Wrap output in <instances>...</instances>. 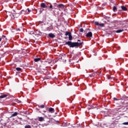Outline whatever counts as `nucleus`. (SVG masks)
<instances>
[{
    "label": "nucleus",
    "mask_w": 128,
    "mask_h": 128,
    "mask_svg": "<svg viewBox=\"0 0 128 128\" xmlns=\"http://www.w3.org/2000/svg\"><path fill=\"white\" fill-rule=\"evenodd\" d=\"M12 18V20H16V18H18V16H20V14L18 13H16V14H10Z\"/></svg>",
    "instance_id": "obj_3"
},
{
    "label": "nucleus",
    "mask_w": 128,
    "mask_h": 128,
    "mask_svg": "<svg viewBox=\"0 0 128 128\" xmlns=\"http://www.w3.org/2000/svg\"><path fill=\"white\" fill-rule=\"evenodd\" d=\"M2 40H6V36H3L2 38Z\"/></svg>",
    "instance_id": "obj_18"
},
{
    "label": "nucleus",
    "mask_w": 128,
    "mask_h": 128,
    "mask_svg": "<svg viewBox=\"0 0 128 128\" xmlns=\"http://www.w3.org/2000/svg\"><path fill=\"white\" fill-rule=\"evenodd\" d=\"M2 38H0V42H2Z\"/></svg>",
    "instance_id": "obj_32"
},
{
    "label": "nucleus",
    "mask_w": 128,
    "mask_h": 128,
    "mask_svg": "<svg viewBox=\"0 0 128 128\" xmlns=\"http://www.w3.org/2000/svg\"><path fill=\"white\" fill-rule=\"evenodd\" d=\"M16 102L18 104H20L21 102L18 100V99L16 100Z\"/></svg>",
    "instance_id": "obj_27"
},
{
    "label": "nucleus",
    "mask_w": 128,
    "mask_h": 128,
    "mask_svg": "<svg viewBox=\"0 0 128 128\" xmlns=\"http://www.w3.org/2000/svg\"><path fill=\"white\" fill-rule=\"evenodd\" d=\"M58 8H62V10L64 8V4H60L58 5Z\"/></svg>",
    "instance_id": "obj_14"
},
{
    "label": "nucleus",
    "mask_w": 128,
    "mask_h": 128,
    "mask_svg": "<svg viewBox=\"0 0 128 128\" xmlns=\"http://www.w3.org/2000/svg\"><path fill=\"white\" fill-rule=\"evenodd\" d=\"M107 78L108 80H112V77H111L110 75H107Z\"/></svg>",
    "instance_id": "obj_23"
},
{
    "label": "nucleus",
    "mask_w": 128,
    "mask_h": 128,
    "mask_svg": "<svg viewBox=\"0 0 128 128\" xmlns=\"http://www.w3.org/2000/svg\"><path fill=\"white\" fill-rule=\"evenodd\" d=\"M21 14H26V12L24 11V10H22V11H21Z\"/></svg>",
    "instance_id": "obj_24"
},
{
    "label": "nucleus",
    "mask_w": 128,
    "mask_h": 128,
    "mask_svg": "<svg viewBox=\"0 0 128 128\" xmlns=\"http://www.w3.org/2000/svg\"><path fill=\"white\" fill-rule=\"evenodd\" d=\"M80 30V32H84V28H81Z\"/></svg>",
    "instance_id": "obj_28"
},
{
    "label": "nucleus",
    "mask_w": 128,
    "mask_h": 128,
    "mask_svg": "<svg viewBox=\"0 0 128 128\" xmlns=\"http://www.w3.org/2000/svg\"><path fill=\"white\" fill-rule=\"evenodd\" d=\"M18 30H20V29H18Z\"/></svg>",
    "instance_id": "obj_35"
},
{
    "label": "nucleus",
    "mask_w": 128,
    "mask_h": 128,
    "mask_svg": "<svg viewBox=\"0 0 128 128\" xmlns=\"http://www.w3.org/2000/svg\"><path fill=\"white\" fill-rule=\"evenodd\" d=\"M21 2H24V0H19Z\"/></svg>",
    "instance_id": "obj_31"
},
{
    "label": "nucleus",
    "mask_w": 128,
    "mask_h": 128,
    "mask_svg": "<svg viewBox=\"0 0 128 128\" xmlns=\"http://www.w3.org/2000/svg\"><path fill=\"white\" fill-rule=\"evenodd\" d=\"M48 6V8H49V10H52V8H52V4H50V6Z\"/></svg>",
    "instance_id": "obj_15"
},
{
    "label": "nucleus",
    "mask_w": 128,
    "mask_h": 128,
    "mask_svg": "<svg viewBox=\"0 0 128 128\" xmlns=\"http://www.w3.org/2000/svg\"><path fill=\"white\" fill-rule=\"evenodd\" d=\"M44 118L42 117L39 118V122H44Z\"/></svg>",
    "instance_id": "obj_16"
},
{
    "label": "nucleus",
    "mask_w": 128,
    "mask_h": 128,
    "mask_svg": "<svg viewBox=\"0 0 128 128\" xmlns=\"http://www.w3.org/2000/svg\"><path fill=\"white\" fill-rule=\"evenodd\" d=\"M61 60H64V59H63L62 58V57L61 58Z\"/></svg>",
    "instance_id": "obj_34"
},
{
    "label": "nucleus",
    "mask_w": 128,
    "mask_h": 128,
    "mask_svg": "<svg viewBox=\"0 0 128 128\" xmlns=\"http://www.w3.org/2000/svg\"><path fill=\"white\" fill-rule=\"evenodd\" d=\"M48 36L52 38H56V35H54L52 33H50L48 34Z\"/></svg>",
    "instance_id": "obj_6"
},
{
    "label": "nucleus",
    "mask_w": 128,
    "mask_h": 128,
    "mask_svg": "<svg viewBox=\"0 0 128 128\" xmlns=\"http://www.w3.org/2000/svg\"><path fill=\"white\" fill-rule=\"evenodd\" d=\"M122 124H124L125 126H128V122H124L122 123Z\"/></svg>",
    "instance_id": "obj_26"
},
{
    "label": "nucleus",
    "mask_w": 128,
    "mask_h": 128,
    "mask_svg": "<svg viewBox=\"0 0 128 128\" xmlns=\"http://www.w3.org/2000/svg\"><path fill=\"white\" fill-rule=\"evenodd\" d=\"M39 108H44V105L42 104Z\"/></svg>",
    "instance_id": "obj_25"
},
{
    "label": "nucleus",
    "mask_w": 128,
    "mask_h": 128,
    "mask_svg": "<svg viewBox=\"0 0 128 128\" xmlns=\"http://www.w3.org/2000/svg\"><path fill=\"white\" fill-rule=\"evenodd\" d=\"M68 40H72V33L68 36Z\"/></svg>",
    "instance_id": "obj_12"
},
{
    "label": "nucleus",
    "mask_w": 128,
    "mask_h": 128,
    "mask_svg": "<svg viewBox=\"0 0 128 128\" xmlns=\"http://www.w3.org/2000/svg\"><path fill=\"white\" fill-rule=\"evenodd\" d=\"M84 42H72L71 41H68L65 42V44L70 46V48H78L82 46Z\"/></svg>",
    "instance_id": "obj_1"
},
{
    "label": "nucleus",
    "mask_w": 128,
    "mask_h": 128,
    "mask_svg": "<svg viewBox=\"0 0 128 128\" xmlns=\"http://www.w3.org/2000/svg\"><path fill=\"white\" fill-rule=\"evenodd\" d=\"M6 96H8V95L3 94V95L0 96V98H6Z\"/></svg>",
    "instance_id": "obj_13"
},
{
    "label": "nucleus",
    "mask_w": 128,
    "mask_h": 128,
    "mask_svg": "<svg viewBox=\"0 0 128 128\" xmlns=\"http://www.w3.org/2000/svg\"><path fill=\"white\" fill-rule=\"evenodd\" d=\"M124 29H122V30H118L116 31V32L117 34H120V32H124Z\"/></svg>",
    "instance_id": "obj_9"
},
{
    "label": "nucleus",
    "mask_w": 128,
    "mask_h": 128,
    "mask_svg": "<svg viewBox=\"0 0 128 128\" xmlns=\"http://www.w3.org/2000/svg\"><path fill=\"white\" fill-rule=\"evenodd\" d=\"M40 60H42L40 58H36L34 59V61L36 62H40Z\"/></svg>",
    "instance_id": "obj_11"
},
{
    "label": "nucleus",
    "mask_w": 128,
    "mask_h": 128,
    "mask_svg": "<svg viewBox=\"0 0 128 128\" xmlns=\"http://www.w3.org/2000/svg\"><path fill=\"white\" fill-rule=\"evenodd\" d=\"M48 6L46 4V3H41L40 4V8H40V14H42V12H44V9H42V8H48Z\"/></svg>",
    "instance_id": "obj_2"
},
{
    "label": "nucleus",
    "mask_w": 128,
    "mask_h": 128,
    "mask_svg": "<svg viewBox=\"0 0 128 128\" xmlns=\"http://www.w3.org/2000/svg\"><path fill=\"white\" fill-rule=\"evenodd\" d=\"M92 32H88L86 34V38H92Z\"/></svg>",
    "instance_id": "obj_5"
},
{
    "label": "nucleus",
    "mask_w": 128,
    "mask_h": 128,
    "mask_svg": "<svg viewBox=\"0 0 128 128\" xmlns=\"http://www.w3.org/2000/svg\"><path fill=\"white\" fill-rule=\"evenodd\" d=\"M24 128H32V126H30V125H26L25 126Z\"/></svg>",
    "instance_id": "obj_22"
},
{
    "label": "nucleus",
    "mask_w": 128,
    "mask_h": 128,
    "mask_svg": "<svg viewBox=\"0 0 128 128\" xmlns=\"http://www.w3.org/2000/svg\"><path fill=\"white\" fill-rule=\"evenodd\" d=\"M27 10H28V12H32V10H30V8H28L27 9Z\"/></svg>",
    "instance_id": "obj_30"
},
{
    "label": "nucleus",
    "mask_w": 128,
    "mask_h": 128,
    "mask_svg": "<svg viewBox=\"0 0 128 128\" xmlns=\"http://www.w3.org/2000/svg\"><path fill=\"white\" fill-rule=\"evenodd\" d=\"M114 100H120V99L116 98H114Z\"/></svg>",
    "instance_id": "obj_29"
},
{
    "label": "nucleus",
    "mask_w": 128,
    "mask_h": 128,
    "mask_svg": "<svg viewBox=\"0 0 128 128\" xmlns=\"http://www.w3.org/2000/svg\"><path fill=\"white\" fill-rule=\"evenodd\" d=\"M78 40V42H80V40Z\"/></svg>",
    "instance_id": "obj_33"
},
{
    "label": "nucleus",
    "mask_w": 128,
    "mask_h": 128,
    "mask_svg": "<svg viewBox=\"0 0 128 128\" xmlns=\"http://www.w3.org/2000/svg\"><path fill=\"white\" fill-rule=\"evenodd\" d=\"M18 116V112H15L12 115V116Z\"/></svg>",
    "instance_id": "obj_19"
},
{
    "label": "nucleus",
    "mask_w": 128,
    "mask_h": 128,
    "mask_svg": "<svg viewBox=\"0 0 128 128\" xmlns=\"http://www.w3.org/2000/svg\"><path fill=\"white\" fill-rule=\"evenodd\" d=\"M72 34L70 32H66L65 34V36H69Z\"/></svg>",
    "instance_id": "obj_20"
},
{
    "label": "nucleus",
    "mask_w": 128,
    "mask_h": 128,
    "mask_svg": "<svg viewBox=\"0 0 128 128\" xmlns=\"http://www.w3.org/2000/svg\"><path fill=\"white\" fill-rule=\"evenodd\" d=\"M121 8L122 10H124V12H126V10H128V8H126V7L124 6H121Z\"/></svg>",
    "instance_id": "obj_8"
},
{
    "label": "nucleus",
    "mask_w": 128,
    "mask_h": 128,
    "mask_svg": "<svg viewBox=\"0 0 128 128\" xmlns=\"http://www.w3.org/2000/svg\"><path fill=\"white\" fill-rule=\"evenodd\" d=\"M16 70L18 72H20V70H22V68H16Z\"/></svg>",
    "instance_id": "obj_21"
},
{
    "label": "nucleus",
    "mask_w": 128,
    "mask_h": 128,
    "mask_svg": "<svg viewBox=\"0 0 128 128\" xmlns=\"http://www.w3.org/2000/svg\"><path fill=\"white\" fill-rule=\"evenodd\" d=\"M118 10V8H116V6H114L113 7V11L114 12H116Z\"/></svg>",
    "instance_id": "obj_17"
},
{
    "label": "nucleus",
    "mask_w": 128,
    "mask_h": 128,
    "mask_svg": "<svg viewBox=\"0 0 128 128\" xmlns=\"http://www.w3.org/2000/svg\"><path fill=\"white\" fill-rule=\"evenodd\" d=\"M94 24L96 26H101L102 28V26H104V24H100V23H98V22H94Z\"/></svg>",
    "instance_id": "obj_4"
},
{
    "label": "nucleus",
    "mask_w": 128,
    "mask_h": 128,
    "mask_svg": "<svg viewBox=\"0 0 128 128\" xmlns=\"http://www.w3.org/2000/svg\"><path fill=\"white\" fill-rule=\"evenodd\" d=\"M96 73L95 72H92L91 74H89V76L90 78H94V76H95Z\"/></svg>",
    "instance_id": "obj_10"
},
{
    "label": "nucleus",
    "mask_w": 128,
    "mask_h": 128,
    "mask_svg": "<svg viewBox=\"0 0 128 128\" xmlns=\"http://www.w3.org/2000/svg\"><path fill=\"white\" fill-rule=\"evenodd\" d=\"M49 112H54V109L52 108H49L48 109Z\"/></svg>",
    "instance_id": "obj_7"
}]
</instances>
